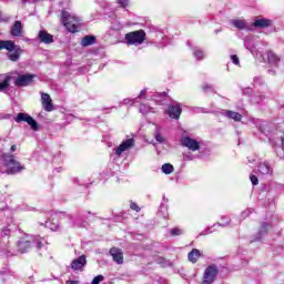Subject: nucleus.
Returning a JSON list of instances; mask_svg holds the SVG:
<instances>
[{"instance_id":"nucleus-2","label":"nucleus","mask_w":284,"mask_h":284,"mask_svg":"<svg viewBox=\"0 0 284 284\" xmlns=\"http://www.w3.org/2000/svg\"><path fill=\"white\" fill-rule=\"evenodd\" d=\"M0 164L6 168L7 174H21L26 171V164H22L12 154H2L0 158Z\"/></svg>"},{"instance_id":"nucleus-26","label":"nucleus","mask_w":284,"mask_h":284,"mask_svg":"<svg viewBox=\"0 0 284 284\" xmlns=\"http://www.w3.org/2000/svg\"><path fill=\"white\" fill-rule=\"evenodd\" d=\"M253 26L255 28H270V26H272V20L270 19H257L253 22Z\"/></svg>"},{"instance_id":"nucleus-16","label":"nucleus","mask_w":284,"mask_h":284,"mask_svg":"<svg viewBox=\"0 0 284 284\" xmlns=\"http://www.w3.org/2000/svg\"><path fill=\"white\" fill-rule=\"evenodd\" d=\"M38 39H39L40 43H44L45 45H50V43H54V36L50 34L45 30L39 31Z\"/></svg>"},{"instance_id":"nucleus-37","label":"nucleus","mask_w":284,"mask_h":284,"mask_svg":"<svg viewBox=\"0 0 284 284\" xmlns=\"http://www.w3.org/2000/svg\"><path fill=\"white\" fill-rule=\"evenodd\" d=\"M182 234H185V231L181 227H174L171 230V236H182Z\"/></svg>"},{"instance_id":"nucleus-18","label":"nucleus","mask_w":284,"mask_h":284,"mask_svg":"<svg viewBox=\"0 0 284 284\" xmlns=\"http://www.w3.org/2000/svg\"><path fill=\"white\" fill-rule=\"evenodd\" d=\"M88 261L85 260V255H81L78 258L73 260L71 263V268H73L75 272L79 270H83L85 267Z\"/></svg>"},{"instance_id":"nucleus-11","label":"nucleus","mask_w":284,"mask_h":284,"mask_svg":"<svg viewBox=\"0 0 284 284\" xmlns=\"http://www.w3.org/2000/svg\"><path fill=\"white\" fill-rule=\"evenodd\" d=\"M267 61L272 68H276L277 70L283 68V59H281L274 51L267 52Z\"/></svg>"},{"instance_id":"nucleus-32","label":"nucleus","mask_w":284,"mask_h":284,"mask_svg":"<svg viewBox=\"0 0 284 284\" xmlns=\"http://www.w3.org/2000/svg\"><path fill=\"white\" fill-rule=\"evenodd\" d=\"M140 112L141 114L145 115V114H151L154 113V109H152L150 105L148 104H140Z\"/></svg>"},{"instance_id":"nucleus-45","label":"nucleus","mask_w":284,"mask_h":284,"mask_svg":"<svg viewBox=\"0 0 284 284\" xmlns=\"http://www.w3.org/2000/svg\"><path fill=\"white\" fill-rule=\"evenodd\" d=\"M155 261H156V264L162 265V267H165L166 265H169V262L165 261V258L163 257H158Z\"/></svg>"},{"instance_id":"nucleus-60","label":"nucleus","mask_w":284,"mask_h":284,"mask_svg":"<svg viewBox=\"0 0 284 284\" xmlns=\"http://www.w3.org/2000/svg\"><path fill=\"white\" fill-rule=\"evenodd\" d=\"M254 241H262V240H256V236H255V239H254V240H252V243H254Z\"/></svg>"},{"instance_id":"nucleus-7","label":"nucleus","mask_w":284,"mask_h":284,"mask_svg":"<svg viewBox=\"0 0 284 284\" xmlns=\"http://www.w3.org/2000/svg\"><path fill=\"white\" fill-rule=\"evenodd\" d=\"M216 276H219V268L216 265H210L205 268L203 274L202 284H212L216 281Z\"/></svg>"},{"instance_id":"nucleus-22","label":"nucleus","mask_w":284,"mask_h":284,"mask_svg":"<svg viewBox=\"0 0 284 284\" xmlns=\"http://www.w3.org/2000/svg\"><path fill=\"white\" fill-rule=\"evenodd\" d=\"M257 171L265 176L266 174H272L273 170L272 166H270V163L267 162H262L257 166Z\"/></svg>"},{"instance_id":"nucleus-1","label":"nucleus","mask_w":284,"mask_h":284,"mask_svg":"<svg viewBox=\"0 0 284 284\" xmlns=\"http://www.w3.org/2000/svg\"><path fill=\"white\" fill-rule=\"evenodd\" d=\"M44 245H48L45 237L27 234L18 241L17 247L20 254H26L33 247H37V250H43Z\"/></svg>"},{"instance_id":"nucleus-20","label":"nucleus","mask_w":284,"mask_h":284,"mask_svg":"<svg viewBox=\"0 0 284 284\" xmlns=\"http://www.w3.org/2000/svg\"><path fill=\"white\" fill-rule=\"evenodd\" d=\"M153 43L156 48H165L168 45V37L163 32H158Z\"/></svg>"},{"instance_id":"nucleus-41","label":"nucleus","mask_w":284,"mask_h":284,"mask_svg":"<svg viewBox=\"0 0 284 284\" xmlns=\"http://www.w3.org/2000/svg\"><path fill=\"white\" fill-rule=\"evenodd\" d=\"M156 97H160V99H165L166 94H165V92H163V93H156V94L153 97V101H155L156 103H162L163 100H159V99H156Z\"/></svg>"},{"instance_id":"nucleus-35","label":"nucleus","mask_w":284,"mask_h":284,"mask_svg":"<svg viewBox=\"0 0 284 284\" xmlns=\"http://www.w3.org/2000/svg\"><path fill=\"white\" fill-rule=\"evenodd\" d=\"M148 89H143L142 91H140V94L135 98V101H138V103H141V101H146L148 100Z\"/></svg>"},{"instance_id":"nucleus-54","label":"nucleus","mask_w":284,"mask_h":284,"mask_svg":"<svg viewBox=\"0 0 284 284\" xmlns=\"http://www.w3.org/2000/svg\"><path fill=\"white\" fill-rule=\"evenodd\" d=\"M10 152H17V144L11 145Z\"/></svg>"},{"instance_id":"nucleus-23","label":"nucleus","mask_w":284,"mask_h":284,"mask_svg":"<svg viewBox=\"0 0 284 284\" xmlns=\"http://www.w3.org/2000/svg\"><path fill=\"white\" fill-rule=\"evenodd\" d=\"M22 32H23V26L21 24V21H16L11 28V36L21 37Z\"/></svg>"},{"instance_id":"nucleus-59","label":"nucleus","mask_w":284,"mask_h":284,"mask_svg":"<svg viewBox=\"0 0 284 284\" xmlns=\"http://www.w3.org/2000/svg\"><path fill=\"white\" fill-rule=\"evenodd\" d=\"M31 1H32V3H38L39 0H31Z\"/></svg>"},{"instance_id":"nucleus-57","label":"nucleus","mask_w":284,"mask_h":284,"mask_svg":"<svg viewBox=\"0 0 284 284\" xmlns=\"http://www.w3.org/2000/svg\"><path fill=\"white\" fill-rule=\"evenodd\" d=\"M68 284H79V281H69Z\"/></svg>"},{"instance_id":"nucleus-14","label":"nucleus","mask_w":284,"mask_h":284,"mask_svg":"<svg viewBox=\"0 0 284 284\" xmlns=\"http://www.w3.org/2000/svg\"><path fill=\"white\" fill-rule=\"evenodd\" d=\"M8 50V59L9 61H13V62H17L19 61L22 52H23V49H21L20 45H17L14 44V41H12V48L11 49H6Z\"/></svg>"},{"instance_id":"nucleus-42","label":"nucleus","mask_w":284,"mask_h":284,"mask_svg":"<svg viewBox=\"0 0 284 284\" xmlns=\"http://www.w3.org/2000/svg\"><path fill=\"white\" fill-rule=\"evenodd\" d=\"M253 212H254L253 209H247V210L243 211V212L241 213V219H242V220L247 219V216H250V214H252Z\"/></svg>"},{"instance_id":"nucleus-38","label":"nucleus","mask_w":284,"mask_h":284,"mask_svg":"<svg viewBox=\"0 0 284 284\" xmlns=\"http://www.w3.org/2000/svg\"><path fill=\"white\" fill-rule=\"evenodd\" d=\"M214 227H219L217 224H214L213 226H210L209 229L204 230L200 236H207V234H213L214 233Z\"/></svg>"},{"instance_id":"nucleus-3","label":"nucleus","mask_w":284,"mask_h":284,"mask_svg":"<svg viewBox=\"0 0 284 284\" xmlns=\"http://www.w3.org/2000/svg\"><path fill=\"white\" fill-rule=\"evenodd\" d=\"M82 19L78 17L74 13H70L67 10L62 11L61 14V22L64 26V28L68 30V32H79L81 29Z\"/></svg>"},{"instance_id":"nucleus-48","label":"nucleus","mask_w":284,"mask_h":284,"mask_svg":"<svg viewBox=\"0 0 284 284\" xmlns=\"http://www.w3.org/2000/svg\"><path fill=\"white\" fill-rule=\"evenodd\" d=\"M104 278H105V277H103V275H98V276H95V277L92 280L91 284H99V283L103 282Z\"/></svg>"},{"instance_id":"nucleus-29","label":"nucleus","mask_w":284,"mask_h":284,"mask_svg":"<svg viewBox=\"0 0 284 284\" xmlns=\"http://www.w3.org/2000/svg\"><path fill=\"white\" fill-rule=\"evenodd\" d=\"M193 57L196 61H203L205 59V51L196 48L193 50Z\"/></svg>"},{"instance_id":"nucleus-55","label":"nucleus","mask_w":284,"mask_h":284,"mask_svg":"<svg viewBox=\"0 0 284 284\" xmlns=\"http://www.w3.org/2000/svg\"><path fill=\"white\" fill-rule=\"evenodd\" d=\"M268 74H272V75L276 74V70L270 69V70H268Z\"/></svg>"},{"instance_id":"nucleus-4","label":"nucleus","mask_w":284,"mask_h":284,"mask_svg":"<svg viewBox=\"0 0 284 284\" xmlns=\"http://www.w3.org/2000/svg\"><path fill=\"white\" fill-rule=\"evenodd\" d=\"M145 31L143 29L131 31L124 36L126 45H143L145 42Z\"/></svg>"},{"instance_id":"nucleus-6","label":"nucleus","mask_w":284,"mask_h":284,"mask_svg":"<svg viewBox=\"0 0 284 284\" xmlns=\"http://www.w3.org/2000/svg\"><path fill=\"white\" fill-rule=\"evenodd\" d=\"M14 121L16 123H28L34 132H38L39 130V123H37V121L28 113H18Z\"/></svg>"},{"instance_id":"nucleus-30","label":"nucleus","mask_w":284,"mask_h":284,"mask_svg":"<svg viewBox=\"0 0 284 284\" xmlns=\"http://www.w3.org/2000/svg\"><path fill=\"white\" fill-rule=\"evenodd\" d=\"M250 122L253 123L256 128H258L260 131L265 132V122L255 118H251Z\"/></svg>"},{"instance_id":"nucleus-50","label":"nucleus","mask_w":284,"mask_h":284,"mask_svg":"<svg viewBox=\"0 0 284 284\" xmlns=\"http://www.w3.org/2000/svg\"><path fill=\"white\" fill-rule=\"evenodd\" d=\"M183 159L184 161H194V155L192 153H184Z\"/></svg>"},{"instance_id":"nucleus-51","label":"nucleus","mask_w":284,"mask_h":284,"mask_svg":"<svg viewBox=\"0 0 284 284\" xmlns=\"http://www.w3.org/2000/svg\"><path fill=\"white\" fill-rule=\"evenodd\" d=\"M250 180H251L252 185H256L258 183V176H256L254 174L250 175Z\"/></svg>"},{"instance_id":"nucleus-19","label":"nucleus","mask_w":284,"mask_h":284,"mask_svg":"<svg viewBox=\"0 0 284 284\" xmlns=\"http://www.w3.org/2000/svg\"><path fill=\"white\" fill-rule=\"evenodd\" d=\"M110 254L118 265H123V251L121 248L113 247L110 250Z\"/></svg>"},{"instance_id":"nucleus-40","label":"nucleus","mask_w":284,"mask_h":284,"mask_svg":"<svg viewBox=\"0 0 284 284\" xmlns=\"http://www.w3.org/2000/svg\"><path fill=\"white\" fill-rule=\"evenodd\" d=\"M222 223H216L217 227H227V225H230V219L229 217H225V216H222Z\"/></svg>"},{"instance_id":"nucleus-56","label":"nucleus","mask_w":284,"mask_h":284,"mask_svg":"<svg viewBox=\"0 0 284 284\" xmlns=\"http://www.w3.org/2000/svg\"><path fill=\"white\" fill-rule=\"evenodd\" d=\"M10 234V230H4L2 236H8Z\"/></svg>"},{"instance_id":"nucleus-36","label":"nucleus","mask_w":284,"mask_h":284,"mask_svg":"<svg viewBox=\"0 0 284 284\" xmlns=\"http://www.w3.org/2000/svg\"><path fill=\"white\" fill-rule=\"evenodd\" d=\"M264 100H265V95L263 94H254L251 98L252 103H261Z\"/></svg>"},{"instance_id":"nucleus-49","label":"nucleus","mask_w":284,"mask_h":284,"mask_svg":"<svg viewBox=\"0 0 284 284\" xmlns=\"http://www.w3.org/2000/svg\"><path fill=\"white\" fill-rule=\"evenodd\" d=\"M130 209L134 210V212H141V207H139V204L134 202L130 203Z\"/></svg>"},{"instance_id":"nucleus-47","label":"nucleus","mask_w":284,"mask_h":284,"mask_svg":"<svg viewBox=\"0 0 284 284\" xmlns=\"http://www.w3.org/2000/svg\"><path fill=\"white\" fill-rule=\"evenodd\" d=\"M253 83H254V85H263V83H264L263 77H255L253 79Z\"/></svg>"},{"instance_id":"nucleus-28","label":"nucleus","mask_w":284,"mask_h":284,"mask_svg":"<svg viewBox=\"0 0 284 284\" xmlns=\"http://www.w3.org/2000/svg\"><path fill=\"white\" fill-rule=\"evenodd\" d=\"M10 81H12V75L9 73L6 75L4 80L0 82V92H6L10 88Z\"/></svg>"},{"instance_id":"nucleus-8","label":"nucleus","mask_w":284,"mask_h":284,"mask_svg":"<svg viewBox=\"0 0 284 284\" xmlns=\"http://www.w3.org/2000/svg\"><path fill=\"white\" fill-rule=\"evenodd\" d=\"M62 213H53L51 214V219L44 222H40V225H44V227H48L51 230V232H59L61 230V226L59 225V219H61Z\"/></svg>"},{"instance_id":"nucleus-46","label":"nucleus","mask_w":284,"mask_h":284,"mask_svg":"<svg viewBox=\"0 0 284 284\" xmlns=\"http://www.w3.org/2000/svg\"><path fill=\"white\" fill-rule=\"evenodd\" d=\"M244 45H245L246 50H250V52H254V47H252L250 39L244 40Z\"/></svg>"},{"instance_id":"nucleus-52","label":"nucleus","mask_w":284,"mask_h":284,"mask_svg":"<svg viewBox=\"0 0 284 284\" xmlns=\"http://www.w3.org/2000/svg\"><path fill=\"white\" fill-rule=\"evenodd\" d=\"M252 92H253L252 88H245L243 90V94H245L246 97H252Z\"/></svg>"},{"instance_id":"nucleus-24","label":"nucleus","mask_w":284,"mask_h":284,"mask_svg":"<svg viewBox=\"0 0 284 284\" xmlns=\"http://www.w3.org/2000/svg\"><path fill=\"white\" fill-rule=\"evenodd\" d=\"M202 254L201 251H199V248H193L189 255L187 258L190 261V263H197L199 260L201 258Z\"/></svg>"},{"instance_id":"nucleus-12","label":"nucleus","mask_w":284,"mask_h":284,"mask_svg":"<svg viewBox=\"0 0 284 284\" xmlns=\"http://www.w3.org/2000/svg\"><path fill=\"white\" fill-rule=\"evenodd\" d=\"M90 216H94V214L90 211H83L82 213L78 214L75 217L70 216L71 223L73 225H85V221L90 219Z\"/></svg>"},{"instance_id":"nucleus-5","label":"nucleus","mask_w":284,"mask_h":284,"mask_svg":"<svg viewBox=\"0 0 284 284\" xmlns=\"http://www.w3.org/2000/svg\"><path fill=\"white\" fill-rule=\"evenodd\" d=\"M11 81H13L16 88H28L32 81H34V74H21L17 71L10 73Z\"/></svg>"},{"instance_id":"nucleus-33","label":"nucleus","mask_w":284,"mask_h":284,"mask_svg":"<svg viewBox=\"0 0 284 284\" xmlns=\"http://www.w3.org/2000/svg\"><path fill=\"white\" fill-rule=\"evenodd\" d=\"M12 40H0V50H11Z\"/></svg>"},{"instance_id":"nucleus-27","label":"nucleus","mask_w":284,"mask_h":284,"mask_svg":"<svg viewBox=\"0 0 284 284\" xmlns=\"http://www.w3.org/2000/svg\"><path fill=\"white\" fill-rule=\"evenodd\" d=\"M268 223H262L261 229L256 235V241H263V237L267 234V230H270Z\"/></svg>"},{"instance_id":"nucleus-53","label":"nucleus","mask_w":284,"mask_h":284,"mask_svg":"<svg viewBox=\"0 0 284 284\" xmlns=\"http://www.w3.org/2000/svg\"><path fill=\"white\" fill-rule=\"evenodd\" d=\"M202 90H203L204 92H210V90H212V85H210V84H204V85L202 87Z\"/></svg>"},{"instance_id":"nucleus-43","label":"nucleus","mask_w":284,"mask_h":284,"mask_svg":"<svg viewBox=\"0 0 284 284\" xmlns=\"http://www.w3.org/2000/svg\"><path fill=\"white\" fill-rule=\"evenodd\" d=\"M116 3L120 8H128V6H130V0H116Z\"/></svg>"},{"instance_id":"nucleus-44","label":"nucleus","mask_w":284,"mask_h":284,"mask_svg":"<svg viewBox=\"0 0 284 284\" xmlns=\"http://www.w3.org/2000/svg\"><path fill=\"white\" fill-rule=\"evenodd\" d=\"M231 61L234 65H241V60L239 59V55H236V54L231 55Z\"/></svg>"},{"instance_id":"nucleus-34","label":"nucleus","mask_w":284,"mask_h":284,"mask_svg":"<svg viewBox=\"0 0 284 284\" xmlns=\"http://www.w3.org/2000/svg\"><path fill=\"white\" fill-rule=\"evenodd\" d=\"M161 170L163 174H172V172H174V165L170 163H165L162 165Z\"/></svg>"},{"instance_id":"nucleus-17","label":"nucleus","mask_w":284,"mask_h":284,"mask_svg":"<svg viewBox=\"0 0 284 284\" xmlns=\"http://www.w3.org/2000/svg\"><path fill=\"white\" fill-rule=\"evenodd\" d=\"M222 116H225L226 119H230L231 121H235L236 123H240V121L243 120V115L236 111L232 110H224L222 111Z\"/></svg>"},{"instance_id":"nucleus-58","label":"nucleus","mask_w":284,"mask_h":284,"mask_svg":"<svg viewBox=\"0 0 284 284\" xmlns=\"http://www.w3.org/2000/svg\"><path fill=\"white\" fill-rule=\"evenodd\" d=\"M57 170V172H61V170H63L62 168H59V169H55Z\"/></svg>"},{"instance_id":"nucleus-61","label":"nucleus","mask_w":284,"mask_h":284,"mask_svg":"<svg viewBox=\"0 0 284 284\" xmlns=\"http://www.w3.org/2000/svg\"><path fill=\"white\" fill-rule=\"evenodd\" d=\"M24 41H30V39H26Z\"/></svg>"},{"instance_id":"nucleus-21","label":"nucleus","mask_w":284,"mask_h":284,"mask_svg":"<svg viewBox=\"0 0 284 284\" xmlns=\"http://www.w3.org/2000/svg\"><path fill=\"white\" fill-rule=\"evenodd\" d=\"M231 26H233V28H236L237 30H248L250 27L247 26V22L245 20H236L233 19L230 21Z\"/></svg>"},{"instance_id":"nucleus-15","label":"nucleus","mask_w":284,"mask_h":284,"mask_svg":"<svg viewBox=\"0 0 284 284\" xmlns=\"http://www.w3.org/2000/svg\"><path fill=\"white\" fill-rule=\"evenodd\" d=\"M41 104L45 112H52V110H54L52 98L48 93H41Z\"/></svg>"},{"instance_id":"nucleus-62","label":"nucleus","mask_w":284,"mask_h":284,"mask_svg":"<svg viewBox=\"0 0 284 284\" xmlns=\"http://www.w3.org/2000/svg\"><path fill=\"white\" fill-rule=\"evenodd\" d=\"M282 187L284 189V185H282Z\"/></svg>"},{"instance_id":"nucleus-39","label":"nucleus","mask_w":284,"mask_h":284,"mask_svg":"<svg viewBox=\"0 0 284 284\" xmlns=\"http://www.w3.org/2000/svg\"><path fill=\"white\" fill-rule=\"evenodd\" d=\"M135 103H139L136 98L135 99H130V98H126L122 101V104L123 105H134Z\"/></svg>"},{"instance_id":"nucleus-13","label":"nucleus","mask_w":284,"mask_h":284,"mask_svg":"<svg viewBox=\"0 0 284 284\" xmlns=\"http://www.w3.org/2000/svg\"><path fill=\"white\" fill-rule=\"evenodd\" d=\"M182 112H183V109L181 108V103L174 102L173 104L169 105L166 113L170 116V119H175L176 121H179V119H181Z\"/></svg>"},{"instance_id":"nucleus-9","label":"nucleus","mask_w":284,"mask_h":284,"mask_svg":"<svg viewBox=\"0 0 284 284\" xmlns=\"http://www.w3.org/2000/svg\"><path fill=\"white\" fill-rule=\"evenodd\" d=\"M182 148H187L191 152H196L201 150V142L191 136H182L180 140Z\"/></svg>"},{"instance_id":"nucleus-31","label":"nucleus","mask_w":284,"mask_h":284,"mask_svg":"<svg viewBox=\"0 0 284 284\" xmlns=\"http://www.w3.org/2000/svg\"><path fill=\"white\" fill-rule=\"evenodd\" d=\"M154 139L158 143H165V138L161 135V128L156 126L154 132Z\"/></svg>"},{"instance_id":"nucleus-25","label":"nucleus","mask_w":284,"mask_h":284,"mask_svg":"<svg viewBox=\"0 0 284 284\" xmlns=\"http://www.w3.org/2000/svg\"><path fill=\"white\" fill-rule=\"evenodd\" d=\"M97 43V38L94 36H85L81 40V47L88 48L89 45H94Z\"/></svg>"},{"instance_id":"nucleus-10","label":"nucleus","mask_w":284,"mask_h":284,"mask_svg":"<svg viewBox=\"0 0 284 284\" xmlns=\"http://www.w3.org/2000/svg\"><path fill=\"white\" fill-rule=\"evenodd\" d=\"M134 144H135V141L133 138L123 140L122 143L115 149V155L121 156V154H123V152H128V150H132Z\"/></svg>"}]
</instances>
